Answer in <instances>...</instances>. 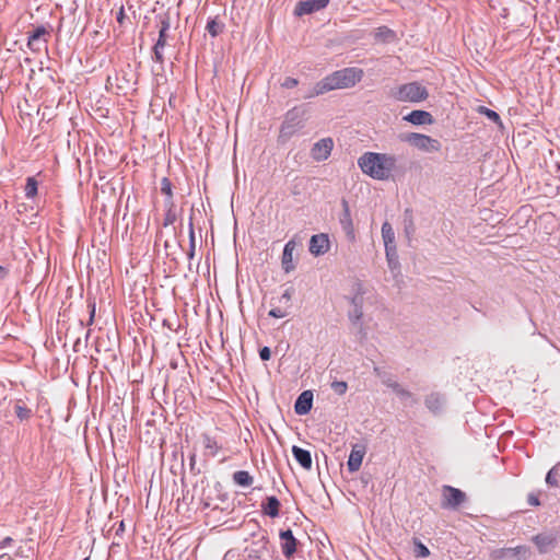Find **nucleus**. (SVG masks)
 Returning a JSON list of instances; mask_svg holds the SVG:
<instances>
[{
  "label": "nucleus",
  "mask_w": 560,
  "mask_h": 560,
  "mask_svg": "<svg viewBox=\"0 0 560 560\" xmlns=\"http://www.w3.org/2000/svg\"><path fill=\"white\" fill-rule=\"evenodd\" d=\"M364 75L361 68L348 67L326 75L323 81L327 91L353 88Z\"/></svg>",
  "instance_id": "obj_1"
},
{
  "label": "nucleus",
  "mask_w": 560,
  "mask_h": 560,
  "mask_svg": "<svg viewBox=\"0 0 560 560\" xmlns=\"http://www.w3.org/2000/svg\"><path fill=\"white\" fill-rule=\"evenodd\" d=\"M386 153L365 152L358 159V166L363 174L376 180H384Z\"/></svg>",
  "instance_id": "obj_2"
},
{
  "label": "nucleus",
  "mask_w": 560,
  "mask_h": 560,
  "mask_svg": "<svg viewBox=\"0 0 560 560\" xmlns=\"http://www.w3.org/2000/svg\"><path fill=\"white\" fill-rule=\"evenodd\" d=\"M428 96V90L419 82L402 84L394 93V97L399 102L419 103L427 100Z\"/></svg>",
  "instance_id": "obj_3"
},
{
  "label": "nucleus",
  "mask_w": 560,
  "mask_h": 560,
  "mask_svg": "<svg viewBox=\"0 0 560 560\" xmlns=\"http://www.w3.org/2000/svg\"><path fill=\"white\" fill-rule=\"evenodd\" d=\"M402 140L427 153L439 152L442 149V144L438 139L423 133L410 132Z\"/></svg>",
  "instance_id": "obj_4"
},
{
  "label": "nucleus",
  "mask_w": 560,
  "mask_h": 560,
  "mask_svg": "<svg viewBox=\"0 0 560 560\" xmlns=\"http://www.w3.org/2000/svg\"><path fill=\"white\" fill-rule=\"evenodd\" d=\"M302 116L303 113L298 107L290 109L281 125L280 137L289 139L301 130L304 127Z\"/></svg>",
  "instance_id": "obj_5"
},
{
  "label": "nucleus",
  "mask_w": 560,
  "mask_h": 560,
  "mask_svg": "<svg viewBox=\"0 0 560 560\" xmlns=\"http://www.w3.org/2000/svg\"><path fill=\"white\" fill-rule=\"evenodd\" d=\"M269 538L266 533L253 534V539L249 545L245 547L244 552L248 559H261L267 550Z\"/></svg>",
  "instance_id": "obj_6"
},
{
  "label": "nucleus",
  "mask_w": 560,
  "mask_h": 560,
  "mask_svg": "<svg viewBox=\"0 0 560 560\" xmlns=\"http://www.w3.org/2000/svg\"><path fill=\"white\" fill-rule=\"evenodd\" d=\"M349 302L351 304V308L348 312L349 320L353 325L362 326L364 298L361 283L357 284V292L353 296L349 298Z\"/></svg>",
  "instance_id": "obj_7"
},
{
  "label": "nucleus",
  "mask_w": 560,
  "mask_h": 560,
  "mask_svg": "<svg viewBox=\"0 0 560 560\" xmlns=\"http://www.w3.org/2000/svg\"><path fill=\"white\" fill-rule=\"evenodd\" d=\"M466 501V493L452 486H443L442 508L457 509Z\"/></svg>",
  "instance_id": "obj_8"
},
{
  "label": "nucleus",
  "mask_w": 560,
  "mask_h": 560,
  "mask_svg": "<svg viewBox=\"0 0 560 560\" xmlns=\"http://www.w3.org/2000/svg\"><path fill=\"white\" fill-rule=\"evenodd\" d=\"M539 553L545 555L551 551L558 544V534L553 532L539 533L532 537Z\"/></svg>",
  "instance_id": "obj_9"
},
{
  "label": "nucleus",
  "mask_w": 560,
  "mask_h": 560,
  "mask_svg": "<svg viewBox=\"0 0 560 560\" xmlns=\"http://www.w3.org/2000/svg\"><path fill=\"white\" fill-rule=\"evenodd\" d=\"M341 207H342V212L339 214V224H340L342 231L345 232L347 240L349 242H354L355 241V231H354V226H353V221L351 218L349 202L345 198L341 199Z\"/></svg>",
  "instance_id": "obj_10"
},
{
  "label": "nucleus",
  "mask_w": 560,
  "mask_h": 560,
  "mask_svg": "<svg viewBox=\"0 0 560 560\" xmlns=\"http://www.w3.org/2000/svg\"><path fill=\"white\" fill-rule=\"evenodd\" d=\"M51 31H52V27L49 24L38 25V26L34 27V30L28 33L27 47L32 51H39L40 47L37 45V43L40 39H43V42L45 44H47Z\"/></svg>",
  "instance_id": "obj_11"
},
{
  "label": "nucleus",
  "mask_w": 560,
  "mask_h": 560,
  "mask_svg": "<svg viewBox=\"0 0 560 560\" xmlns=\"http://www.w3.org/2000/svg\"><path fill=\"white\" fill-rule=\"evenodd\" d=\"M334 148V141L331 138H323L315 142L311 149V156L316 162L326 161Z\"/></svg>",
  "instance_id": "obj_12"
},
{
  "label": "nucleus",
  "mask_w": 560,
  "mask_h": 560,
  "mask_svg": "<svg viewBox=\"0 0 560 560\" xmlns=\"http://www.w3.org/2000/svg\"><path fill=\"white\" fill-rule=\"evenodd\" d=\"M329 4V0H304L299 1L294 8L295 16H303L325 9Z\"/></svg>",
  "instance_id": "obj_13"
},
{
  "label": "nucleus",
  "mask_w": 560,
  "mask_h": 560,
  "mask_svg": "<svg viewBox=\"0 0 560 560\" xmlns=\"http://www.w3.org/2000/svg\"><path fill=\"white\" fill-rule=\"evenodd\" d=\"M281 539V550L287 559H291L298 550L299 540L294 537L292 529H281L279 533Z\"/></svg>",
  "instance_id": "obj_14"
},
{
  "label": "nucleus",
  "mask_w": 560,
  "mask_h": 560,
  "mask_svg": "<svg viewBox=\"0 0 560 560\" xmlns=\"http://www.w3.org/2000/svg\"><path fill=\"white\" fill-rule=\"evenodd\" d=\"M385 175L384 180L394 178L395 176H402L406 173V167L401 164V159L394 154L386 153V161L384 163Z\"/></svg>",
  "instance_id": "obj_15"
},
{
  "label": "nucleus",
  "mask_w": 560,
  "mask_h": 560,
  "mask_svg": "<svg viewBox=\"0 0 560 560\" xmlns=\"http://www.w3.org/2000/svg\"><path fill=\"white\" fill-rule=\"evenodd\" d=\"M330 248L329 237L325 233L312 235L310 240L308 250L314 256H322Z\"/></svg>",
  "instance_id": "obj_16"
},
{
  "label": "nucleus",
  "mask_w": 560,
  "mask_h": 560,
  "mask_svg": "<svg viewBox=\"0 0 560 560\" xmlns=\"http://www.w3.org/2000/svg\"><path fill=\"white\" fill-rule=\"evenodd\" d=\"M446 402V398L439 392H432L424 398L425 408L434 416L441 415Z\"/></svg>",
  "instance_id": "obj_17"
},
{
  "label": "nucleus",
  "mask_w": 560,
  "mask_h": 560,
  "mask_svg": "<svg viewBox=\"0 0 560 560\" xmlns=\"http://www.w3.org/2000/svg\"><path fill=\"white\" fill-rule=\"evenodd\" d=\"M365 455V446L362 444H354L350 452L347 462V468L350 472H355L362 465L363 457Z\"/></svg>",
  "instance_id": "obj_18"
},
{
  "label": "nucleus",
  "mask_w": 560,
  "mask_h": 560,
  "mask_svg": "<svg viewBox=\"0 0 560 560\" xmlns=\"http://www.w3.org/2000/svg\"><path fill=\"white\" fill-rule=\"evenodd\" d=\"M313 407V393L311 390L302 392L295 402H294V411L299 416L307 415Z\"/></svg>",
  "instance_id": "obj_19"
},
{
  "label": "nucleus",
  "mask_w": 560,
  "mask_h": 560,
  "mask_svg": "<svg viewBox=\"0 0 560 560\" xmlns=\"http://www.w3.org/2000/svg\"><path fill=\"white\" fill-rule=\"evenodd\" d=\"M402 119L415 126L431 125L434 121L431 113L422 109L411 110L409 114L404 116Z\"/></svg>",
  "instance_id": "obj_20"
},
{
  "label": "nucleus",
  "mask_w": 560,
  "mask_h": 560,
  "mask_svg": "<svg viewBox=\"0 0 560 560\" xmlns=\"http://www.w3.org/2000/svg\"><path fill=\"white\" fill-rule=\"evenodd\" d=\"M168 33H159L158 39L152 47V60L156 63H164V48L166 46Z\"/></svg>",
  "instance_id": "obj_21"
},
{
  "label": "nucleus",
  "mask_w": 560,
  "mask_h": 560,
  "mask_svg": "<svg viewBox=\"0 0 560 560\" xmlns=\"http://www.w3.org/2000/svg\"><path fill=\"white\" fill-rule=\"evenodd\" d=\"M295 249V242L293 240L285 243L281 257V266L285 273L291 272L295 266L293 264V252Z\"/></svg>",
  "instance_id": "obj_22"
},
{
  "label": "nucleus",
  "mask_w": 560,
  "mask_h": 560,
  "mask_svg": "<svg viewBox=\"0 0 560 560\" xmlns=\"http://www.w3.org/2000/svg\"><path fill=\"white\" fill-rule=\"evenodd\" d=\"M280 508L281 503L276 495L267 497L261 503V512L271 518L280 515Z\"/></svg>",
  "instance_id": "obj_23"
},
{
  "label": "nucleus",
  "mask_w": 560,
  "mask_h": 560,
  "mask_svg": "<svg viewBox=\"0 0 560 560\" xmlns=\"http://www.w3.org/2000/svg\"><path fill=\"white\" fill-rule=\"evenodd\" d=\"M292 455L301 467H303L306 470H310L312 468V455L310 451L293 445Z\"/></svg>",
  "instance_id": "obj_24"
},
{
  "label": "nucleus",
  "mask_w": 560,
  "mask_h": 560,
  "mask_svg": "<svg viewBox=\"0 0 560 560\" xmlns=\"http://www.w3.org/2000/svg\"><path fill=\"white\" fill-rule=\"evenodd\" d=\"M382 237L384 241L385 249L389 247L397 248L395 243V232L387 221L382 224Z\"/></svg>",
  "instance_id": "obj_25"
},
{
  "label": "nucleus",
  "mask_w": 560,
  "mask_h": 560,
  "mask_svg": "<svg viewBox=\"0 0 560 560\" xmlns=\"http://www.w3.org/2000/svg\"><path fill=\"white\" fill-rule=\"evenodd\" d=\"M232 479L235 485L240 487H250L253 485L254 478L246 470H237L233 474Z\"/></svg>",
  "instance_id": "obj_26"
},
{
  "label": "nucleus",
  "mask_w": 560,
  "mask_h": 560,
  "mask_svg": "<svg viewBox=\"0 0 560 560\" xmlns=\"http://www.w3.org/2000/svg\"><path fill=\"white\" fill-rule=\"evenodd\" d=\"M156 26L159 27V33H168L171 28V12L170 9L165 12L159 13L155 16Z\"/></svg>",
  "instance_id": "obj_27"
},
{
  "label": "nucleus",
  "mask_w": 560,
  "mask_h": 560,
  "mask_svg": "<svg viewBox=\"0 0 560 560\" xmlns=\"http://www.w3.org/2000/svg\"><path fill=\"white\" fill-rule=\"evenodd\" d=\"M386 260L388 268L392 272H395L396 270H399L400 262L399 257L397 253V248L389 247L388 249H385Z\"/></svg>",
  "instance_id": "obj_28"
},
{
  "label": "nucleus",
  "mask_w": 560,
  "mask_h": 560,
  "mask_svg": "<svg viewBox=\"0 0 560 560\" xmlns=\"http://www.w3.org/2000/svg\"><path fill=\"white\" fill-rule=\"evenodd\" d=\"M327 92H328L327 88L322 79L313 88L307 89L302 97L304 100H310V98L323 95Z\"/></svg>",
  "instance_id": "obj_29"
},
{
  "label": "nucleus",
  "mask_w": 560,
  "mask_h": 560,
  "mask_svg": "<svg viewBox=\"0 0 560 560\" xmlns=\"http://www.w3.org/2000/svg\"><path fill=\"white\" fill-rule=\"evenodd\" d=\"M206 30L211 37H217L223 32L224 24L219 22L218 18H210L207 22Z\"/></svg>",
  "instance_id": "obj_30"
},
{
  "label": "nucleus",
  "mask_w": 560,
  "mask_h": 560,
  "mask_svg": "<svg viewBox=\"0 0 560 560\" xmlns=\"http://www.w3.org/2000/svg\"><path fill=\"white\" fill-rule=\"evenodd\" d=\"M38 192V182L34 176L26 178L24 194L26 199H33Z\"/></svg>",
  "instance_id": "obj_31"
},
{
  "label": "nucleus",
  "mask_w": 560,
  "mask_h": 560,
  "mask_svg": "<svg viewBox=\"0 0 560 560\" xmlns=\"http://www.w3.org/2000/svg\"><path fill=\"white\" fill-rule=\"evenodd\" d=\"M270 305H271V308H270V311L268 313V315L270 317H273V318H284V317H287L290 314L289 310H287L285 307H283L281 305H278V303L276 302V298L271 299Z\"/></svg>",
  "instance_id": "obj_32"
},
{
  "label": "nucleus",
  "mask_w": 560,
  "mask_h": 560,
  "mask_svg": "<svg viewBox=\"0 0 560 560\" xmlns=\"http://www.w3.org/2000/svg\"><path fill=\"white\" fill-rule=\"evenodd\" d=\"M13 435V424L11 421L0 423V444L9 442Z\"/></svg>",
  "instance_id": "obj_33"
},
{
  "label": "nucleus",
  "mask_w": 560,
  "mask_h": 560,
  "mask_svg": "<svg viewBox=\"0 0 560 560\" xmlns=\"http://www.w3.org/2000/svg\"><path fill=\"white\" fill-rule=\"evenodd\" d=\"M189 248L187 252V258L188 260H192L196 253V238H195V230H194V223H192V215L189 218Z\"/></svg>",
  "instance_id": "obj_34"
},
{
  "label": "nucleus",
  "mask_w": 560,
  "mask_h": 560,
  "mask_svg": "<svg viewBox=\"0 0 560 560\" xmlns=\"http://www.w3.org/2000/svg\"><path fill=\"white\" fill-rule=\"evenodd\" d=\"M396 37V33L387 27V26H380L376 28L375 32V38L382 39L383 42H392Z\"/></svg>",
  "instance_id": "obj_35"
},
{
  "label": "nucleus",
  "mask_w": 560,
  "mask_h": 560,
  "mask_svg": "<svg viewBox=\"0 0 560 560\" xmlns=\"http://www.w3.org/2000/svg\"><path fill=\"white\" fill-rule=\"evenodd\" d=\"M477 112L480 114V115H483L486 116L489 120H491L492 122L494 124H498V125H502V120H501V117L500 115L493 110V109H490L486 106H478L477 108Z\"/></svg>",
  "instance_id": "obj_36"
},
{
  "label": "nucleus",
  "mask_w": 560,
  "mask_h": 560,
  "mask_svg": "<svg viewBox=\"0 0 560 560\" xmlns=\"http://www.w3.org/2000/svg\"><path fill=\"white\" fill-rule=\"evenodd\" d=\"M293 293H294V289L288 288L284 290V292L282 293L281 296L276 298V302L278 303V305H281L290 311L291 306H292L291 299H292Z\"/></svg>",
  "instance_id": "obj_37"
},
{
  "label": "nucleus",
  "mask_w": 560,
  "mask_h": 560,
  "mask_svg": "<svg viewBox=\"0 0 560 560\" xmlns=\"http://www.w3.org/2000/svg\"><path fill=\"white\" fill-rule=\"evenodd\" d=\"M389 388L402 400L410 399V398L413 399L411 392H409L408 389H405L398 382L390 383Z\"/></svg>",
  "instance_id": "obj_38"
},
{
  "label": "nucleus",
  "mask_w": 560,
  "mask_h": 560,
  "mask_svg": "<svg viewBox=\"0 0 560 560\" xmlns=\"http://www.w3.org/2000/svg\"><path fill=\"white\" fill-rule=\"evenodd\" d=\"M413 552L418 558H427L430 556L429 548L419 539H413Z\"/></svg>",
  "instance_id": "obj_39"
},
{
  "label": "nucleus",
  "mask_w": 560,
  "mask_h": 560,
  "mask_svg": "<svg viewBox=\"0 0 560 560\" xmlns=\"http://www.w3.org/2000/svg\"><path fill=\"white\" fill-rule=\"evenodd\" d=\"M203 446L207 451H209L211 456H215L218 454L219 445L215 439L208 434H203Z\"/></svg>",
  "instance_id": "obj_40"
},
{
  "label": "nucleus",
  "mask_w": 560,
  "mask_h": 560,
  "mask_svg": "<svg viewBox=\"0 0 560 560\" xmlns=\"http://www.w3.org/2000/svg\"><path fill=\"white\" fill-rule=\"evenodd\" d=\"M14 412L21 421L27 420L32 417V410L25 405H21L19 402L14 406Z\"/></svg>",
  "instance_id": "obj_41"
},
{
  "label": "nucleus",
  "mask_w": 560,
  "mask_h": 560,
  "mask_svg": "<svg viewBox=\"0 0 560 560\" xmlns=\"http://www.w3.org/2000/svg\"><path fill=\"white\" fill-rule=\"evenodd\" d=\"M558 465L553 466L552 468L549 469V471L547 472L546 475V483L550 487H558L559 486V482H558Z\"/></svg>",
  "instance_id": "obj_42"
},
{
  "label": "nucleus",
  "mask_w": 560,
  "mask_h": 560,
  "mask_svg": "<svg viewBox=\"0 0 560 560\" xmlns=\"http://www.w3.org/2000/svg\"><path fill=\"white\" fill-rule=\"evenodd\" d=\"M331 389L338 395H345L348 389V384L343 381H334L330 384Z\"/></svg>",
  "instance_id": "obj_43"
},
{
  "label": "nucleus",
  "mask_w": 560,
  "mask_h": 560,
  "mask_svg": "<svg viewBox=\"0 0 560 560\" xmlns=\"http://www.w3.org/2000/svg\"><path fill=\"white\" fill-rule=\"evenodd\" d=\"M205 483L206 486H208V481L206 480V478L201 479L200 481V485L202 486V491H201V494L199 495V501H200V504L202 505V509H208L210 508V498L209 497H206L205 494Z\"/></svg>",
  "instance_id": "obj_44"
},
{
  "label": "nucleus",
  "mask_w": 560,
  "mask_h": 560,
  "mask_svg": "<svg viewBox=\"0 0 560 560\" xmlns=\"http://www.w3.org/2000/svg\"><path fill=\"white\" fill-rule=\"evenodd\" d=\"M161 192L167 197H173L172 182L167 177H163L161 180Z\"/></svg>",
  "instance_id": "obj_45"
},
{
  "label": "nucleus",
  "mask_w": 560,
  "mask_h": 560,
  "mask_svg": "<svg viewBox=\"0 0 560 560\" xmlns=\"http://www.w3.org/2000/svg\"><path fill=\"white\" fill-rule=\"evenodd\" d=\"M175 221H176L175 212L171 209H167V211L165 212V215H164L163 225L168 226V225L173 224Z\"/></svg>",
  "instance_id": "obj_46"
},
{
  "label": "nucleus",
  "mask_w": 560,
  "mask_h": 560,
  "mask_svg": "<svg viewBox=\"0 0 560 560\" xmlns=\"http://www.w3.org/2000/svg\"><path fill=\"white\" fill-rule=\"evenodd\" d=\"M508 551L512 556H523V557H525L527 555V552H528V549L525 546H517L515 548H509Z\"/></svg>",
  "instance_id": "obj_47"
},
{
  "label": "nucleus",
  "mask_w": 560,
  "mask_h": 560,
  "mask_svg": "<svg viewBox=\"0 0 560 560\" xmlns=\"http://www.w3.org/2000/svg\"><path fill=\"white\" fill-rule=\"evenodd\" d=\"M299 84L298 79L292 77H287L284 81L281 83V86L284 89H293Z\"/></svg>",
  "instance_id": "obj_48"
},
{
  "label": "nucleus",
  "mask_w": 560,
  "mask_h": 560,
  "mask_svg": "<svg viewBox=\"0 0 560 560\" xmlns=\"http://www.w3.org/2000/svg\"><path fill=\"white\" fill-rule=\"evenodd\" d=\"M163 247H164V249H165V255H166V257H168L172 261L177 262V259H176V257L174 256V252H172V248H173L174 246H172V245L170 244V242H168V241H164V243H163Z\"/></svg>",
  "instance_id": "obj_49"
},
{
  "label": "nucleus",
  "mask_w": 560,
  "mask_h": 560,
  "mask_svg": "<svg viewBox=\"0 0 560 560\" xmlns=\"http://www.w3.org/2000/svg\"><path fill=\"white\" fill-rule=\"evenodd\" d=\"M259 358L262 361H268L271 358V350L269 347H262L259 349Z\"/></svg>",
  "instance_id": "obj_50"
},
{
  "label": "nucleus",
  "mask_w": 560,
  "mask_h": 560,
  "mask_svg": "<svg viewBox=\"0 0 560 560\" xmlns=\"http://www.w3.org/2000/svg\"><path fill=\"white\" fill-rule=\"evenodd\" d=\"M527 503L532 506H539L540 505V501H539V498L537 494L530 492L528 493L527 495Z\"/></svg>",
  "instance_id": "obj_51"
},
{
  "label": "nucleus",
  "mask_w": 560,
  "mask_h": 560,
  "mask_svg": "<svg viewBox=\"0 0 560 560\" xmlns=\"http://www.w3.org/2000/svg\"><path fill=\"white\" fill-rule=\"evenodd\" d=\"M127 19L126 14H125V9L124 7L121 5L120 9L118 10L117 12V15H116V20L117 22L122 25L125 23V20Z\"/></svg>",
  "instance_id": "obj_52"
},
{
  "label": "nucleus",
  "mask_w": 560,
  "mask_h": 560,
  "mask_svg": "<svg viewBox=\"0 0 560 560\" xmlns=\"http://www.w3.org/2000/svg\"><path fill=\"white\" fill-rule=\"evenodd\" d=\"M89 308H90V318H89V325H92L93 322H94V316H95V303H89Z\"/></svg>",
  "instance_id": "obj_53"
},
{
  "label": "nucleus",
  "mask_w": 560,
  "mask_h": 560,
  "mask_svg": "<svg viewBox=\"0 0 560 560\" xmlns=\"http://www.w3.org/2000/svg\"><path fill=\"white\" fill-rule=\"evenodd\" d=\"M13 542V539L11 537H4L2 540H0V549H4L9 547Z\"/></svg>",
  "instance_id": "obj_54"
},
{
  "label": "nucleus",
  "mask_w": 560,
  "mask_h": 560,
  "mask_svg": "<svg viewBox=\"0 0 560 560\" xmlns=\"http://www.w3.org/2000/svg\"><path fill=\"white\" fill-rule=\"evenodd\" d=\"M382 382H383V384H384L386 387H388V388H389V384H390V383H396V381H394V380H393V377H392L390 375H387V374H384V375L382 376Z\"/></svg>",
  "instance_id": "obj_55"
},
{
  "label": "nucleus",
  "mask_w": 560,
  "mask_h": 560,
  "mask_svg": "<svg viewBox=\"0 0 560 560\" xmlns=\"http://www.w3.org/2000/svg\"><path fill=\"white\" fill-rule=\"evenodd\" d=\"M125 532V521H120L119 524H118V527L116 528V533L115 535L116 536H121Z\"/></svg>",
  "instance_id": "obj_56"
},
{
  "label": "nucleus",
  "mask_w": 560,
  "mask_h": 560,
  "mask_svg": "<svg viewBox=\"0 0 560 560\" xmlns=\"http://www.w3.org/2000/svg\"><path fill=\"white\" fill-rule=\"evenodd\" d=\"M164 203L167 207V209L173 210V207H174L173 197L166 196Z\"/></svg>",
  "instance_id": "obj_57"
},
{
  "label": "nucleus",
  "mask_w": 560,
  "mask_h": 560,
  "mask_svg": "<svg viewBox=\"0 0 560 560\" xmlns=\"http://www.w3.org/2000/svg\"><path fill=\"white\" fill-rule=\"evenodd\" d=\"M405 230H406V233H407V234H410V233H412V232H413V223H412V221H411V220L409 221V224H408V225L406 224Z\"/></svg>",
  "instance_id": "obj_58"
},
{
  "label": "nucleus",
  "mask_w": 560,
  "mask_h": 560,
  "mask_svg": "<svg viewBox=\"0 0 560 560\" xmlns=\"http://www.w3.org/2000/svg\"><path fill=\"white\" fill-rule=\"evenodd\" d=\"M8 276V270L0 265V280L4 279Z\"/></svg>",
  "instance_id": "obj_59"
},
{
  "label": "nucleus",
  "mask_w": 560,
  "mask_h": 560,
  "mask_svg": "<svg viewBox=\"0 0 560 560\" xmlns=\"http://www.w3.org/2000/svg\"><path fill=\"white\" fill-rule=\"evenodd\" d=\"M190 463V469L194 470L195 469V465H196V455H191L190 458H189Z\"/></svg>",
  "instance_id": "obj_60"
},
{
  "label": "nucleus",
  "mask_w": 560,
  "mask_h": 560,
  "mask_svg": "<svg viewBox=\"0 0 560 560\" xmlns=\"http://www.w3.org/2000/svg\"><path fill=\"white\" fill-rule=\"evenodd\" d=\"M162 237H163V232L159 231L155 236V245L158 244V242H160L162 240Z\"/></svg>",
  "instance_id": "obj_61"
},
{
  "label": "nucleus",
  "mask_w": 560,
  "mask_h": 560,
  "mask_svg": "<svg viewBox=\"0 0 560 560\" xmlns=\"http://www.w3.org/2000/svg\"><path fill=\"white\" fill-rule=\"evenodd\" d=\"M374 372H375V374H376L378 377H381V378H382V376L384 375V374H382V373H381V371H380V369H378V368H374Z\"/></svg>",
  "instance_id": "obj_62"
},
{
  "label": "nucleus",
  "mask_w": 560,
  "mask_h": 560,
  "mask_svg": "<svg viewBox=\"0 0 560 560\" xmlns=\"http://www.w3.org/2000/svg\"><path fill=\"white\" fill-rule=\"evenodd\" d=\"M176 246H177V247H179V248H182V244H180V242H179V241L176 243Z\"/></svg>",
  "instance_id": "obj_63"
},
{
  "label": "nucleus",
  "mask_w": 560,
  "mask_h": 560,
  "mask_svg": "<svg viewBox=\"0 0 560 560\" xmlns=\"http://www.w3.org/2000/svg\"><path fill=\"white\" fill-rule=\"evenodd\" d=\"M83 560H90V557H85Z\"/></svg>",
  "instance_id": "obj_64"
}]
</instances>
